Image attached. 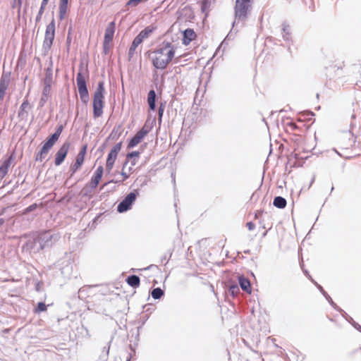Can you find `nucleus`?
<instances>
[{
    "label": "nucleus",
    "mask_w": 361,
    "mask_h": 361,
    "mask_svg": "<svg viewBox=\"0 0 361 361\" xmlns=\"http://www.w3.org/2000/svg\"><path fill=\"white\" fill-rule=\"evenodd\" d=\"M252 9V3L251 0H235V4L234 6V16L235 20L232 23V30H235V25H238L241 23L243 26L244 23L247 20L248 17V14ZM232 35V31L226 36V39H229Z\"/></svg>",
    "instance_id": "f257e3e1"
},
{
    "label": "nucleus",
    "mask_w": 361,
    "mask_h": 361,
    "mask_svg": "<svg viewBox=\"0 0 361 361\" xmlns=\"http://www.w3.org/2000/svg\"><path fill=\"white\" fill-rule=\"evenodd\" d=\"M104 82L99 81L93 97L92 108L93 116L94 118L100 117L103 114L104 106Z\"/></svg>",
    "instance_id": "f03ea898"
},
{
    "label": "nucleus",
    "mask_w": 361,
    "mask_h": 361,
    "mask_svg": "<svg viewBox=\"0 0 361 361\" xmlns=\"http://www.w3.org/2000/svg\"><path fill=\"white\" fill-rule=\"evenodd\" d=\"M37 233L39 237V240H41V243L43 245L44 250L51 248L60 239L59 234L51 231H42Z\"/></svg>",
    "instance_id": "7ed1b4c3"
},
{
    "label": "nucleus",
    "mask_w": 361,
    "mask_h": 361,
    "mask_svg": "<svg viewBox=\"0 0 361 361\" xmlns=\"http://www.w3.org/2000/svg\"><path fill=\"white\" fill-rule=\"evenodd\" d=\"M55 20L53 18L51 21L47 25L45 30L44 39L43 42L42 49L46 54L51 49L55 37Z\"/></svg>",
    "instance_id": "20e7f679"
},
{
    "label": "nucleus",
    "mask_w": 361,
    "mask_h": 361,
    "mask_svg": "<svg viewBox=\"0 0 361 361\" xmlns=\"http://www.w3.org/2000/svg\"><path fill=\"white\" fill-rule=\"evenodd\" d=\"M76 82L78 88V92L81 101L87 104L89 101V92L87 87L86 80L82 73V67H80L76 75Z\"/></svg>",
    "instance_id": "39448f33"
},
{
    "label": "nucleus",
    "mask_w": 361,
    "mask_h": 361,
    "mask_svg": "<svg viewBox=\"0 0 361 361\" xmlns=\"http://www.w3.org/2000/svg\"><path fill=\"white\" fill-rule=\"evenodd\" d=\"M175 54L173 48L168 50L166 56H149L153 66L157 69L164 70L166 68L169 62L172 60Z\"/></svg>",
    "instance_id": "423d86ee"
},
{
    "label": "nucleus",
    "mask_w": 361,
    "mask_h": 361,
    "mask_svg": "<svg viewBox=\"0 0 361 361\" xmlns=\"http://www.w3.org/2000/svg\"><path fill=\"white\" fill-rule=\"evenodd\" d=\"M138 195V190H133L127 194L123 200L118 204L117 212L119 213H124L130 210Z\"/></svg>",
    "instance_id": "0eeeda50"
},
{
    "label": "nucleus",
    "mask_w": 361,
    "mask_h": 361,
    "mask_svg": "<svg viewBox=\"0 0 361 361\" xmlns=\"http://www.w3.org/2000/svg\"><path fill=\"white\" fill-rule=\"evenodd\" d=\"M114 339L112 336L109 338L99 341L97 343L96 353L101 361H107L109 354L110 346Z\"/></svg>",
    "instance_id": "6e6552de"
},
{
    "label": "nucleus",
    "mask_w": 361,
    "mask_h": 361,
    "mask_svg": "<svg viewBox=\"0 0 361 361\" xmlns=\"http://www.w3.org/2000/svg\"><path fill=\"white\" fill-rule=\"evenodd\" d=\"M23 250L29 253H39L40 251L44 250L37 233L25 242L23 245Z\"/></svg>",
    "instance_id": "1a4fd4ad"
},
{
    "label": "nucleus",
    "mask_w": 361,
    "mask_h": 361,
    "mask_svg": "<svg viewBox=\"0 0 361 361\" xmlns=\"http://www.w3.org/2000/svg\"><path fill=\"white\" fill-rule=\"evenodd\" d=\"M122 147V142L116 143L109 152L106 163V169L108 171H110L114 164L115 160L118 156V152H120Z\"/></svg>",
    "instance_id": "9d476101"
},
{
    "label": "nucleus",
    "mask_w": 361,
    "mask_h": 361,
    "mask_svg": "<svg viewBox=\"0 0 361 361\" xmlns=\"http://www.w3.org/2000/svg\"><path fill=\"white\" fill-rule=\"evenodd\" d=\"M150 128L144 126L128 142V148H133L149 133Z\"/></svg>",
    "instance_id": "9b49d317"
},
{
    "label": "nucleus",
    "mask_w": 361,
    "mask_h": 361,
    "mask_svg": "<svg viewBox=\"0 0 361 361\" xmlns=\"http://www.w3.org/2000/svg\"><path fill=\"white\" fill-rule=\"evenodd\" d=\"M70 145L71 144L68 141L64 142L61 147L56 152L54 160V164L56 166H60L64 161L68 154Z\"/></svg>",
    "instance_id": "f8f14e48"
},
{
    "label": "nucleus",
    "mask_w": 361,
    "mask_h": 361,
    "mask_svg": "<svg viewBox=\"0 0 361 361\" xmlns=\"http://www.w3.org/2000/svg\"><path fill=\"white\" fill-rule=\"evenodd\" d=\"M115 29H116V23L114 21H112L109 23L108 26L106 27V28L105 30L104 37V49L105 52H106V45L108 44H109L114 38Z\"/></svg>",
    "instance_id": "ddd939ff"
},
{
    "label": "nucleus",
    "mask_w": 361,
    "mask_h": 361,
    "mask_svg": "<svg viewBox=\"0 0 361 361\" xmlns=\"http://www.w3.org/2000/svg\"><path fill=\"white\" fill-rule=\"evenodd\" d=\"M10 73L4 72L0 78V101L3 100L6 90L10 83Z\"/></svg>",
    "instance_id": "4468645a"
},
{
    "label": "nucleus",
    "mask_w": 361,
    "mask_h": 361,
    "mask_svg": "<svg viewBox=\"0 0 361 361\" xmlns=\"http://www.w3.org/2000/svg\"><path fill=\"white\" fill-rule=\"evenodd\" d=\"M54 145L45 141L41 149L35 155V161L42 162Z\"/></svg>",
    "instance_id": "2eb2a0df"
},
{
    "label": "nucleus",
    "mask_w": 361,
    "mask_h": 361,
    "mask_svg": "<svg viewBox=\"0 0 361 361\" xmlns=\"http://www.w3.org/2000/svg\"><path fill=\"white\" fill-rule=\"evenodd\" d=\"M173 48L171 42L164 43L162 47H158L155 49L152 53L149 55V56H166V53H167L168 50Z\"/></svg>",
    "instance_id": "dca6fc26"
},
{
    "label": "nucleus",
    "mask_w": 361,
    "mask_h": 361,
    "mask_svg": "<svg viewBox=\"0 0 361 361\" xmlns=\"http://www.w3.org/2000/svg\"><path fill=\"white\" fill-rule=\"evenodd\" d=\"M53 61L51 57L49 58V66L45 68V77L43 80V85H51L53 82Z\"/></svg>",
    "instance_id": "f3484780"
},
{
    "label": "nucleus",
    "mask_w": 361,
    "mask_h": 361,
    "mask_svg": "<svg viewBox=\"0 0 361 361\" xmlns=\"http://www.w3.org/2000/svg\"><path fill=\"white\" fill-rule=\"evenodd\" d=\"M30 108V103L28 102V99L27 97L23 100V103L20 106L18 112V117L20 120H25L26 121L28 117V111L26 110V109Z\"/></svg>",
    "instance_id": "a211bd4d"
},
{
    "label": "nucleus",
    "mask_w": 361,
    "mask_h": 361,
    "mask_svg": "<svg viewBox=\"0 0 361 361\" xmlns=\"http://www.w3.org/2000/svg\"><path fill=\"white\" fill-rule=\"evenodd\" d=\"M51 85H43L42 97L39 101L38 109L42 108L47 103L51 92Z\"/></svg>",
    "instance_id": "6ab92c4d"
},
{
    "label": "nucleus",
    "mask_w": 361,
    "mask_h": 361,
    "mask_svg": "<svg viewBox=\"0 0 361 361\" xmlns=\"http://www.w3.org/2000/svg\"><path fill=\"white\" fill-rule=\"evenodd\" d=\"M311 281L314 283V284L317 286V288L319 289V290L321 292V293L325 297V298L329 301V304L331 305L332 307H334L337 311H342V309H341L339 307L337 306V305L333 301L331 298L329 296V295L324 290L323 287L317 283L316 281H314L311 276H310Z\"/></svg>",
    "instance_id": "aec40b11"
},
{
    "label": "nucleus",
    "mask_w": 361,
    "mask_h": 361,
    "mask_svg": "<svg viewBox=\"0 0 361 361\" xmlns=\"http://www.w3.org/2000/svg\"><path fill=\"white\" fill-rule=\"evenodd\" d=\"M13 160L12 155L6 158L0 166V180L3 179L7 174L9 167Z\"/></svg>",
    "instance_id": "412c9836"
},
{
    "label": "nucleus",
    "mask_w": 361,
    "mask_h": 361,
    "mask_svg": "<svg viewBox=\"0 0 361 361\" xmlns=\"http://www.w3.org/2000/svg\"><path fill=\"white\" fill-rule=\"evenodd\" d=\"M195 32L192 29L188 28L183 32V44L184 45L189 44L195 37Z\"/></svg>",
    "instance_id": "4be33fe9"
},
{
    "label": "nucleus",
    "mask_w": 361,
    "mask_h": 361,
    "mask_svg": "<svg viewBox=\"0 0 361 361\" xmlns=\"http://www.w3.org/2000/svg\"><path fill=\"white\" fill-rule=\"evenodd\" d=\"M238 283L239 286L243 290L250 294L252 292L251 283L250 281L245 278L244 276L241 275L238 276Z\"/></svg>",
    "instance_id": "5701e85b"
},
{
    "label": "nucleus",
    "mask_w": 361,
    "mask_h": 361,
    "mask_svg": "<svg viewBox=\"0 0 361 361\" xmlns=\"http://www.w3.org/2000/svg\"><path fill=\"white\" fill-rule=\"evenodd\" d=\"M157 94L154 90H150L147 94V104L150 111L156 110Z\"/></svg>",
    "instance_id": "b1692460"
},
{
    "label": "nucleus",
    "mask_w": 361,
    "mask_h": 361,
    "mask_svg": "<svg viewBox=\"0 0 361 361\" xmlns=\"http://www.w3.org/2000/svg\"><path fill=\"white\" fill-rule=\"evenodd\" d=\"M281 35L284 41H290L291 30L290 25L286 22H283L281 25Z\"/></svg>",
    "instance_id": "393cba45"
},
{
    "label": "nucleus",
    "mask_w": 361,
    "mask_h": 361,
    "mask_svg": "<svg viewBox=\"0 0 361 361\" xmlns=\"http://www.w3.org/2000/svg\"><path fill=\"white\" fill-rule=\"evenodd\" d=\"M126 281L130 287L133 288H138L140 284V277L135 274H131L127 276Z\"/></svg>",
    "instance_id": "a878e982"
},
{
    "label": "nucleus",
    "mask_w": 361,
    "mask_h": 361,
    "mask_svg": "<svg viewBox=\"0 0 361 361\" xmlns=\"http://www.w3.org/2000/svg\"><path fill=\"white\" fill-rule=\"evenodd\" d=\"M154 28L151 26L146 27L144 30H141L140 33L135 37L141 43L145 39L149 37L151 33H152Z\"/></svg>",
    "instance_id": "bb28decb"
},
{
    "label": "nucleus",
    "mask_w": 361,
    "mask_h": 361,
    "mask_svg": "<svg viewBox=\"0 0 361 361\" xmlns=\"http://www.w3.org/2000/svg\"><path fill=\"white\" fill-rule=\"evenodd\" d=\"M84 162V159L76 157L75 161L70 167V176L69 178H72L73 176L77 172V171L81 167Z\"/></svg>",
    "instance_id": "cd10ccee"
},
{
    "label": "nucleus",
    "mask_w": 361,
    "mask_h": 361,
    "mask_svg": "<svg viewBox=\"0 0 361 361\" xmlns=\"http://www.w3.org/2000/svg\"><path fill=\"white\" fill-rule=\"evenodd\" d=\"M68 0H60L59 3V18L63 20L67 11Z\"/></svg>",
    "instance_id": "c85d7f7f"
},
{
    "label": "nucleus",
    "mask_w": 361,
    "mask_h": 361,
    "mask_svg": "<svg viewBox=\"0 0 361 361\" xmlns=\"http://www.w3.org/2000/svg\"><path fill=\"white\" fill-rule=\"evenodd\" d=\"M287 204L286 200L281 196H276L273 201V205L279 209H283Z\"/></svg>",
    "instance_id": "c756f323"
},
{
    "label": "nucleus",
    "mask_w": 361,
    "mask_h": 361,
    "mask_svg": "<svg viewBox=\"0 0 361 361\" xmlns=\"http://www.w3.org/2000/svg\"><path fill=\"white\" fill-rule=\"evenodd\" d=\"M141 44V42L137 39L135 37L133 39L131 46L129 48L128 56V60L130 61L132 58L133 57V55L135 54V51L136 50V48Z\"/></svg>",
    "instance_id": "7c9ffc66"
},
{
    "label": "nucleus",
    "mask_w": 361,
    "mask_h": 361,
    "mask_svg": "<svg viewBox=\"0 0 361 361\" xmlns=\"http://www.w3.org/2000/svg\"><path fill=\"white\" fill-rule=\"evenodd\" d=\"M151 295L154 300H159L164 295V291L159 287L152 289Z\"/></svg>",
    "instance_id": "2f4dec72"
},
{
    "label": "nucleus",
    "mask_w": 361,
    "mask_h": 361,
    "mask_svg": "<svg viewBox=\"0 0 361 361\" xmlns=\"http://www.w3.org/2000/svg\"><path fill=\"white\" fill-rule=\"evenodd\" d=\"M101 179V176H98L94 174L93 175L89 185V187L91 188V190H94L98 186Z\"/></svg>",
    "instance_id": "473e14b6"
},
{
    "label": "nucleus",
    "mask_w": 361,
    "mask_h": 361,
    "mask_svg": "<svg viewBox=\"0 0 361 361\" xmlns=\"http://www.w3.org/2000/svg\"><path fill=\"white\" fill-rule=\"evenodd\" d=\"M140 152L139 151H133L130 152H128L126 155V160L123 163V168H124L128 163V160L130 159H135L136 157H138L140 156Z\"/></svg>",
    "instance_id": "72a5a7b5"
},
{
    "label": "nucleus",
    "mask_w": 361,
    "mask_h": 361,
    "mask_svg": "<svg viewBox=\"0 0 361 361\" xmlns=\"http://www.w3.org/2000/svg\"><path fill=\"white\" fill-rule=\"evenodd\" d=\"M228 293L233 298L236 297L240 293V289L236 283L231 284L228 288Z\"/></svg>",
    "instance_id": "f704fd0d"
},
{
    "label": "nucleus",
    "mask_w": 361,
    "mask_h": 361,
    "mask_svg": "<svg viewBox=\"0 0 361 361\" xmlns=\"http://www.w3.org/2000/svg\"><path fill=\"white\" fill-rule=\"evenodd\" d=\"M165 105H166V102H161L160 105L158 108V121H159V125H161V123L162 121V117H163L164 109H165Z\"/></svg>",
    "instance_id": "c9c22d12"
},
{
    "label": "nucleus",
    "mask_w": 361,
    "mask_h": 361,
    "mask_svg": "<svg viewBox=\"0 0 361 361\" xmlns=\"http://www.w3.org/2000/svg\"><path fill=\"white\" fill-rule=\"evenodd\" d=\"M45 310H47L46 304L43 302H39L37 305V307L35 309V312L39 313V312H44Z\"/></svg>",
    "instance_id": "e433bc0d"
},
{
    "label": "nucleus",
    "mask_w": 361,
    "mask_h": 361,
    "mask_svg": "<svg viewBox=\"0 0 361 361\" xmlns=\"http://www.w3.org/2000/svg\"><path fill=\"white\" fill-rule=\"evenodd\" d=\"M60 136H59L56 133H54L52 135H51L46 141L51 143V145H54L56 142L59 140Z\"/></svg>",
    "instance_id": "4c0bfd02"
},
{
    "label": "nucleus",
    "mask_w": 361,
    "mask_h": 361,
    "mask_svg": "<svg viewBox=\"0 0 361 361\" xmlns=\"http://www.w3.org/2000/svg\"><path fill=\"white\" fill-rule=\"evenodd\" d=\"M210 6V1L209 0H202L201 4V10L203 13H205Z\"/></svg>",
    "instance_id": "58836bf2"
},
{
    "label": "nucleus",
    "mask_w": 361,
    "mask_h": 361,
    "mask_svg": "<svg viewBox=\"0 0 361 361\" xmlns=\"http://www.w3.org/2000/svg\"><path fill=\"white\" fill-rule=\"evenodd\" d=\"M37 207H38V204L37 203H33L31 205H30L29 207H26L23 210V214H27L35 210Z\"/></svg>",
    "instance_id": "ea45409f"
},
{
    "label": "nucleus",
    "mask_w": 361,
    "mask_h": 361,
    "mask_svg": "<svg viewBox=\"0 0 361 361\" xmlns=\"http://www.w3.org/2000/svg\"><path fill=\"white\" fill-rule=\"evenodd\" d=\"M86 152H87V145H83L81 147V149H80L79 153L78 154L77 157H80V158H81L82 159H85V156L86 154Z\"/></svg>",
    "instance_id": "a19ab883"
},
{
    "label": "nucleus",
    "mask_w": 361,
    "mask_h": 361,
    "mask_svg": "<svg viewBox=\"0 0 361 361\" xmlns=\"http://www.w3.org/2000/svg\"><path fill=\"white\" fill-rule=\"evenodd\" d=\"M86 152H87V145H83L81 147V149H80L79 153L78 154L77 157H80V158H81L82 159H85V156L86 154Z\"/></svg>",
    "instance_id": "79ce46f5"
},
{
    "label": "nucleus",
    "mask_w": 361,
    "mask_h": 361,
    "mask_svg": "<svg viewBox=\"0 0 361 361\" xmlns=\"http://www.w3.org/2000/svg\"><path fill=\"white\" fill-rule=\"evenodd\" d=\"M103 173H104V168L102 166H99L97 168L94 174L96 176L102 177Z\"/></svg>",
    "instance_id": "37998d69"
},
{
    "label": "nucleus",
    "mask_w": 361,
    "mask_h": 361,
    "mask_svg": "<svg viewBox=\"0 0 361 361\" xmlns=\"http://www.w3.org/2000/svg\"><path fill=\"white\" fill-rule=\"evenodd\" d=\"M340 312H342L343 313V316L345 318V319L350 322V323H353L354 322V320L353 319V318L351 317H350L345 312H344L343 310L342 311H339Z\"/></svg>",
    "instance_id": "c03bdc74"
},
{
    "label": "nucleus",
    "mask_w": 361,
    "mask_h": 361,
    "mask_svg": "<svg viewBox=\"0 0 361 361\" xmlns=\"http://www.w3.org/2000/svg\"><path fill=\"white\" fill-rule=\"evenodd\" d=\"M63 130V126L62 124H60V125L57 126L54 133H56L59 136H60Z\"/></svg>",
    "instance_id": "a18cd8bd"
},
{
    "label": "nucleus",
    "mask_w": 361,
    "mask_h": 361,
    "mask_svg": "<svg viewBox=\"0 0 361 361\" xmlns=\"http://www.w3.org/2000/svg\"><path fill=\"white\" fill-rule=\"evenodd\" d=\"M246 226L249 231H252L255 228V224L252 221H249L247 223Z\"/></svg>",
    "instance_id": "49530a36"
},
{
    "label": "nucleus",
    "mask_w": 361,
    "mask_h": 361,
    "mask_svg": "<svg viewBox=\"0 0 361 361\" xmlns=\"http://www.w3.org/2000/svg\"><path fill=\"white\" fill-rule=\"evenodd\" d=\"M169 257H167V254H165L161 259L162 264H166L169 262Z\"/></svg>",
    "instance_id": "de8ad7c7"
},
{
    "label": "nucleus",
    "mask_w": 361,
    "mask_h": 361,
    "mask_svg": "<svg viewBox=\"0 0 361 361\" xmlns=\"http://www.w3.org/2000/svg\"><path fill=\"white\" fill-rule=\"evenodd\" d=\"M45 8H46V6L41 5L40 8L39 9V11H38V14L43 15Z\"/></svg>",
    "instance_id": "09e8293b"
},
{
    "label": "nucleus",
    "mask_w": 361,
    "mask_h": 361,
    "mask_svg": "<svg viewBox=\"0 0 361 361\" xmlns=\"http://www.w3.org/2000/svg\"><path fill=\"white\" fill-rule=\"evenodd\" d=\"M45 8H46V6L41 5L40 8L39 9V11H38V14L43 15Z\"/></svg>",
    "instance_id": "8fccbe9b"
},
{
    "label": "nucleus",
    "mask_w": 361,
    "mask_h": 361,
    "mask_svg": "<svg viewBox=\"0 0 361 361\" xmlns=\"http://www.w3.org/2000/svg\"><path fill=\"white\" fill-rule=\"evenodd\" d=\"M45 8H46V6L41 5L40 8L39 9V11H38V14L43 15Z\"/></svg>",
    "instance_id": "3c124183"
},
{
    "label": "nucleus",
    "mask_w": 361,
    "mask_h": 361,
    "mask_svg": "<svg viewBox=\"0 0 361 361\" xmlns=\"http://www.w3.org/2000/svg\"><path fill=\"white\" fill-rule=\"evenodd\" d=\"M352 325L357 330L361 331V326L355 321L352 323Z\"/></svg>",
    "instance_id": "603ef678"
},
{
    "label": "nucleus",
    "mask_w": 361,
    "mask_h": 361,
    "mask_svg": "<svg viewBox=\"0 0 361 361\" xmlns=\"http://www.w3.org/2000/svg\"><path fill=\"white\" fill-rule=\"evenodd\" d=\"M121 176L123 177V180H127L128 178H129V175L127 174L126 172H124L123 171H122L121 172Z\"/></svg>",
    "instance_id": "864d4df0"
},
{
    "label": "nucleus",
    "mask_w": 361,
    "mask_h": 361,
    "mask_svg": "<svg viewBox=\"0 0 361 361\" xmlns=\"http://www.w3.org/2000/svg\"><path fill=\"white\" fill-rule=\"evenodd\" d=\"M355 355H357V357H355V358H359L361 357V348L356 350Z\"/></svg>",
    "instance_id": "5fc2aeb1"
},
{
    "label": "nucleus",
    "mask_w": 361,
    "mask_h": 361,
    "mask_svg": "<svg viewBox=\"0 0 361 361\" xmlns=\"http://www.w3.org/2000/svg\"><path fill=\"white\" fill-rule=\"evenodd\" d=\"M262 214V211H257V212H255V219H258V218L260 216V215H261Z\"/></svg>",
    "instance_id": "6e6d98bb"
},
{
    "label": "nucleus",
    "mask_w": 361,
    "mask_h": 361,
    "mask_svg": "<svg viewBox=\"0 0 361 361\" xmlns=\"http://www.w3.org/2000/svg\"><path fill=\"white\" fill-rule=\"evenodd\" d=\"M42 15H39L37 13V16H36V18H35V21L36 23H38L40 21L41 18H42Z\"/></svg>",
    "instance_id": "4d7b16f0"
},
{
    "label": "nucleus",
    "mask_w": 361,
    "mask_h": 361,
    "mask_svg": "<svg viewBox=\"0 0 361 361\" xmlns=\"http://www.w3.org/2000/svg\"><path fill=\"white\" fill-rule=\"evenodd\" d=\"M48 1H49V0H42L41 5L47 6Z\"/></svg>",
    "instance_id": "13d9d810"
},
{
    "label": "nucleus",
    "mask_w": 361,
    "mask_h": 361,
    "mask_svg": "<svg viewBox=\"0 0 361 361\" xmlns=\"http://www.w3.org/2000/svg\"><path fill=\"white\" fill-rule=\"evenodd\" d=\"M71 27H69V29H68V37H67V42H69L71 39H70V37H69V34H70V32L71 30Z\"/></svg>",
    "instance_id": "bf43d9fd"
},
{
    "label": "nucleus",
    "mask_w": 361,
    "mask_h": 361,
    "mask_svg": "<svg viewBox=\"0 0 361 361\" xmlns=\"http://www.w3.org/2000/svg\"><path fill=\"white\" fill-rule=\"evenodd\" d=\"M135 164H136V160H135V159H133V160L131 161V165L135 166Z\"/></svg>",
    "instance_id": "052dcab7"
},
{
    "label": "nucleus",
    "mask_w": 361,
    "mask_h": 361,
    "mask_svg": "<svg viewBox=\"0 0 361 361\" xmlns=\"http://www.w3.org/2000/svg\"><path fill=\"white\" fill-rule=\"evenodd\" d=\"M307 115H308V116H309V115H310V116H314V113H313V112H312V111H309V112L307 113Z\"/></svg>",
    "instance_id": "680f3d73"
},
{
    "label": "nucleus",
    "mask_w": 361,
    "mask_h": 361,
    "mask_svg": "<svg viewBox=\"0 0 361 361\" xmlns=\"http://www.w3.org/2000/svg\"><path fill=\"white\" fill-rule=\"evenodd\" d=\"M154 265H150L149 267H147V268H145V270H147V269H149L152 267H153Z\"/></svg>",
    "instance_id": "e2e57ef3"
},
{
    "label": "nucleus",
    "mask_w": 361,
    "mask_h": 361,
    "mask_svg": "<svg viewBox=\"0 0 361 361\" xmlns=\"http://www.w3.org/2000/svg\"><path fill=\"white\" fill-rule=\"evenodd\" d=\"M131 360V356H129L126 358V361H130Z\"/></svg>",
    "instance_id": "0e129e2a"
},
{
    "label": "nucleus",
    "mask_w": 361,
    "mask_h": 361,
    "mask_svg": "<svg viewBox=\"0 0 361 361\" xmlns=\"http://www.w3.org/2000/svg\"><path fill=\"white\" fill-rule=\"evenodd\" d=\"M334 150L335 151L336 153H337L339 156H341V154H339V152L336 149H334Z\"/></svg>",
    "instance_id": "69168bd1"
},
{
    "label": "nucleus",
    "mask_w": 361,
    "mask_h": 361,
    "mask_svg": "<svg viewBox=\"0 0 361 361\" xmlns=\"http://www.w3.org/2000/svg\"><path fill=\"white\" fill-rule=\"evenodd\" d=\"M114 133V130H113V131L111 133V134H110V137L113 136Z\"/></svg>",
    "instance_id": "338daca9"
},
{
    "label": "nucleus",
    "mask_w": 361,
    "mask_h": 361,
    "mask_svg": "<svg viewBox=\"0 0 361 361\" xmlns=\"http://www.w3.org/2000/svg\"><path fill=\"white\" fill-rule=\"evenodd\" d=\"M352 118H355V114H353V115H352Z\"/></svg>",
    "instance_id": "774afa93"
}]
</instances>
